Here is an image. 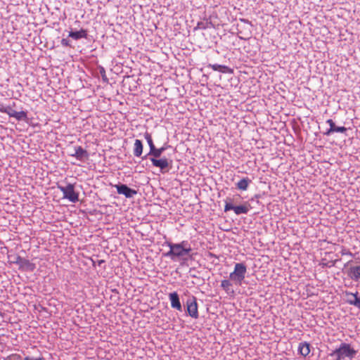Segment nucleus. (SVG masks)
<instances>
[{
  "mask_svg": "<svg viewBox=\"0 0 360 360\" xmlns=\"http://www.w3.org/2000/svg\"><path fill=\"white\" fill-rule=\"evenodd\" d=\"M65 185H60L59 181H56L58 188L63 192V198L69 200L72 202H76L79 201V194L80 186H77L76 182L74 184L67 183L64 181Z\"/></svg>",
  "mask_w": 360,
  "mask_h": 360,
  "instance_id": "obj_1",
  "label": "nucleus"
},
{
  "mask_svg": "<svg viewBox=\"0 0 360 360\" xmlns=\"http://www.w3.org/2000/svg\"><path fill=\"white\" fill-rule=\"evenodd\" d=\"M357 352L354 350L349 344L342 342L338 348L333 350L328 354L330 356H335V360H341L345 357L353 358Z\"/></svg>",
  "mask_w": 360,
  "mask_h": 360,
  "instance_id": "obj_2",
  "label": "nucleus"
},
{
  "mask_svg": "<svg viewBox=\"0 0 360 360\" xmlns=\"http://www.w3.org/2000/svg\"><path fill=\"white\" fill-rule=\"evenodd\" d=\"M251 208L252 207L248 202H244L240 205H234L231 198L228 197L225 200V212L233 210L237 215L246 214L248 213Z\"/></svg>",
  "mask_w": 360,
  "mask_h": 360,
  "instance_id": "obj_3",
  "label": "nucleus"
},
{
  "mask_svg": "<svg viewBox=\"0 0 360 360\" xmlns=\"http://www.w3.org/2000/svg\"><path fill=\"white\" fill-rule=\"evenodd\" d=\"M167 245L169 247V251L167 252L165 254V255L167 257H170L172 260H187V258H184L185 256H189V257L191 258V255L189 254V250L183 249L180 245H177L176 243H173L171 242L167 243Z\"/></svg>",
  "mask_w": 360,
  "mask_h": 360,
  "instance_id": "obj_4",
  "label": "nucleus"
},
{
  "mask_svg": "<svg viewBox=\"0 0 360 360\" xmlns=\"http://www.w3.org/2000/svg\"><path fill=\"white\" fill-rule=\"evenodd\" d=\"M247 272V266L243 263H236L234 270L229 275V278L236 285H241Z\"/></svg>",
  "mask_w": 360,
  "mask_h": 360,
  "instance_id": "obj_5",
  "label": "nucleus"
},
{
  "mask_svg": "<svg viewBox=\"0 0 360 360\" xmlns=\"http://www.w3.org/2000/svg\"><path fill=\"white\" fill-rule=\"evenodd\" d=\"M15 103H13L12 105L4 106L0 105V112L6 113L11 117H14L17 120H25L27 118V112L25 111H15L13 108L15 106Z\"/></svg>",
  "mask_w": 360,
  "mask_h": 360,
  "instance_id": "obj_6",
  "label": "nucleus"
},
{
  "mask_svg": "<svg viewBox=\"0 0 360 360\" xmlns=\"http://www.w3.org/2000/svg\"><path fill=\"white\" fill-rule=\"evenodd\" d=\"M185 307L186 312L191 318L196 319L199 317L197 298L194 295H191L188 297L186 300Z\"/></svg>",
  "mask_w": 360,
  "mask_h": 360,
  "instance_id": "obj_7",
  "label": "nucleus"
},
{
  "mask_svg": "<svg viewBox=\"0 0 360 360\" xmlns=\"http://www.w3.org/2000/svg\"><path fill=\"white\" fill-rule=\"evenodd\" d=\"M110 185L117 188V193L119 195H122L127 198H133L138 193L137 190L131 188L124 184L119 183L116 185H113L112 183H110Z\"/></svg>",
  "mask_w": 360,
  "mask_h": 360,
  "instance_id": "obj_8",
  "label": "nucleus"
},
{
  "mask_svg": "<svg viewBox=\"0 0 360 360\" xmlns=\"http://www.w3.org/2000/svg\"><path fill=\"white\" fill-rule=\"evenodd\" d=\"M258 193L255 195V198H260L262 195H272L271 193V181H259V184L257 186Z\"/></svg>",
  "mask_w": 360,
  "mask_h": 360,
  "instance_id": "obj_9",
  "label": "nucleus"
},
{
  "mask_svg": "<svg viewBox=\"0 0 360 360\" xmlns=\"http://www.w3.org/2000/svg\"><path fill=\"white\" fill-rule=\"evenodd\" d=\"M169 299L171 307L177 311H182V305L180 302L179 295L177 292L174 291L169 294Z\"/></svg>",
  "mask_w": 360,
  "mask_h": 360,
  "instance_id": "obj_10",
  "label": "nucleus"
},
{
  "mask_svg": "<svg viewBox=\"0 0 360 360\" xmlns=\"http://www.w3.org/2000/svg\"><path fill=\"white\" fill-rule=\"evenodd\" d=\"M18 269L22 271H30L32 272L36 269V264L31 262L30 260L22 257L20 264H18Z\"/></svg>",
  "mask_w": 360,
  "mask_h": 360,
  "instance_id": "obj_11",
  "label": "nucleus"
},
{
  "mask_svg": "<svg viewBox=\"0 0 360 360\" xmlns=\"http://www.w3.org/2000/svg\"><path fill=\"white\" fill-rule=\"evenodd\" d=\"M272 195L283 193L287 188L283 181H271Z\"/></svg>",
  "mask_w": 360,
  "mask_h": 360,
  "instance_id": "obj_12",
  "label": "nucleus"
},
{
  "mask_svg": "<svg viewBox=\"0 0 360 360\" xmlns=\"http://www.w3.org/2000/svg\"><path fill=\"white\" fill-rule=\"evenodd\" d=\"M347 276L353 281H360V265L351 266L347 270Z\"/></svg>",
  "mask_w": 360,
  "mask_h": 360,
  "instance_id": "obj_13",
  "label": "nucleus"
},
{
  "mask_svg": "<svg viewBox=\"0 0 360 360\" xmlns=\"http://www.w3.org/2000/svg\"><path fill=\"white\" fill-rule=\"evenodd\" d=\"M70 155L77 158V159L82 160L84 158L88 157L86 150L83 149L81 146L75 147L74 151L70 153Z\"/></svg>",
  "mask_w": 360,
  "mask_h": 360,
  "instance_id": "obj_14",
  "label": "nucleus"
},
{
  "mask_svg": "<svg viewBox=\"0 0 360 360\" xmlns=\"http://www.w3.org/2000/svg\"><path fill=\"white\" fill-rule=\"evenodd\" d=\"M150 160L154 166L160 168L162 170L168 167L169 162L167 158H151Z\"/></svg>",
  "mask_w": 360,
  "mask_h": 360,
  "instance_id": "obj_15",
  "label": "nucleus"
},
{
  "mask_svg": "<svg viewBox=\"0 0 360 360\" xmlns=\"http://www.w3.org/2000/svg\"><path fill=\"white\" fill-rule=\"evenodd\" d=\"M209 68H211L214 71H219L222 73H233V70L228 66L218 65V64H209Z\"/></svg>",
  "mask_w": 360,
  "mask_h": 360,
  "instance_id": "obj_16",
  "label": "nucleus"
},
{
  "mask_svg": "<svg viewBox=\"0 0 360 360\" xmlns=\"http://www.w3.org/2000/svg\"><path fill=\"white\" fill-rule=\"evenodd\" d=\"M298 352L302 356H307L310 352V344L307 342L300 343Z\"/></svg>",
  "mask_w": 360,
  "mask_h": 360,
  "instance_id": "obj_17",
  "label": "nucleus"
},
{
  "mask_svg": "<svg viewBox=\"0 0 360 360\" xmlns=\"http://www.w3.org/2000/svg\"><path fill=\"white\" fill-rule=\"evenodd\" d=\"M87 36L86 31L85 30L81 29L79 31L77 32H70L69 37L77 40L81 38H86Z\"/></svg>",
  "mask_w": 360,
  "mask_h": 360,
  "instance_id": "obj_18",
  "label": "nucleus"
},
{
  "mask_svg": "<svg viewBox=\"0 0 360 360\" xmlns=\"http://www.w3.org/2000/svg\"><path fill=\"white\" fill-rule=\"evenodd\" d=\"M143 152V144L141 141L139 139H136L134 142V155L136 157H139L141 155Z\"/></svg>",
  "mask_w": 360,
  "mask_h": 360,
  "instance_id": "obj_19",
  "label": "nucleus"
},
{
  "mask_svg": "<svg viewBox=\"0 0 360 360\" xmlns=\"http://www.w3.org/2000/svg\"><path fill=\"white\" fill-rule=\"evenodd\" d=\"M7 258L8 262L9 264H15L18 265V264H20V262L21 261L22 257L16 254L8 253Z\"/></svg>",
  "mask_w": 360,
  "mask_h": 360,
  "instance_id": "obj_20",
  "label": "nucleus"
},
{
  "mask_svg": "<svg viewBox=\"0 0 360 360\" xmlns=\"http://www.w3.org/2000/svg\"><path fill=\"white\" fill-rule=\"evenodd\" d=\"M194 271H196V269L195 267L190 268L189 269V275L191 277L196 278L197 279V284L198 285H202L205 283V278L200 277L198 274H194Z\"/></svg>",
  "mask_w": 360,
  "mask_h": 360,
  "instance_id": "obj_21",
  "label": "nucleus"
},
{
  "mask_svg": "<svg viewBox=\"0 0 360 360\" xmlns=\"http://www.w3.org/2000/svg\"><path fill=\"white\" fill-rule=\"evenodd\" d=\"M232 285L231 283L229 280H223L221 283V287L228 294L233 293V290L231 289V286Z\"/></svg>",
  "mask_w": 360,
  "mask_h": 360,
  "instance_id": "obj_22",
  "label": "nucleus"
},
{
  "mask_svg": "<svg viewBox=\"0 0 360 360\" xmlns=\"http://www.w3.org/2000/svg\"><path fill=\"white\" fill-rule=\"evenodd\" d=\"M347 131V128L345 127H336L335 125L333 128H330L325 134L328 136L333 132L345 133Z\"/></svg>",
  "mask_w": 360,
  "mask_h": 360,
  "instance_id": "obj_23",
  "label": "nucleus"
},
{
  "mask_svg": "<svg viewBox=\"0 0 360 360\" xmlns=\"http://www.w3.org/2000/svg\"><path fill=\"white\" fill-rule=\"evenodd\" d=\"M144 137L146 139V141L148 142V144L149 145L150 151L153 150L154 149V148H155V145L153 143L151 135L148 132H146L144 134Z\"/></svg>",
  "mask_w": 360,
  "mask_h": 360,
  "instance_id": "obj_24",
  "label": "nucleus"
},
{
  "mask_svg": "<svg viewBox=\"0 0 360 360\" xmlns=\"http://www.w3.org/2000/svg\"><path fill=\"white\" fill-rule=\"evenodd\" d=\"M163 151H164L163 148H155V147L153 150L150 151V155H153L155 157V158H160Z\"/></svg>",
  "mask_w": 360,
  "mask_h": 360,
  "instance_id": "obj_25",
  "label": "nucleus"
},
{
  "mask_svg": "<svg viewBox=\"0 0 360 360\" xmlns=\"http://www.w3.org/2000/svg\"><path fill=\"white\" fill-rule=\"evenodd\" d=\"M249 182L250 181H238L236 184V188L245 191L248 187Z\"/></svg>",
  "mask_w": 360,
  "mask_h": 360,
  "instance_id": "obj_26",
  "label": "nucleus"
},
{
  "mask_svg": "<svg viewBox=\"0 0 360 360\" xmlns=\"http://www.w3.org/2000/svg\"><path fill=\"white\" fill-rule=\"evenodd\" d=\"M347 302L360 309V297H356L355 299L353 300H347Z\"/></svg>",
  "mask_w": 360,
  "mask_h": 360,
  "instance_id": "obj_27",
  "label": "nucleus"
},
{
  "mask_svg": "<svg viewBox=\"0 0 360 360\" xmlns=\"http://www.w3.org/2000/svg\"><path fill=\"white\" fill-rule=\"evenodd\" d=\"M177 245H180L181 248L183 249H188L189 250V254L192 251V248H191L190 244L186 240H183L179 243H176Z\"/></svg>",
  "mask_w": 360,
  "mask_h": 360,
  "instance_id": "obj_28",
  "label": "nucleus"
},
{
  "mask_svg": "<svg viewBox=\"0 0 360 360\" xmlns=\"http://www.w3.org/2000/svg\"><path fill=\"white\" fill-rule=\"evenodd\" d=\"M11 355L12 360H22V356L18 354H12Z\"/></svg>",
  "mask_w": 360,
  "mask_h": 360,
  "instance_id": "obj_29",
  "label": "nucleus"
},
{
  "mask_svg": "<svg viewBox=\"0 0 360 360\" xmlns=\"http://www.w3.org/2000/svg\"><path fill=\"white\" fill-rule=\"evenodd\" d=\"M345 294H346V295L352 296L353 297V299H355L356 297H359L358 296L359 292L357 291L355 293L346 291Z\"/></svg>",
  "mask_w": 360,
  "mask_h": 360,
  "instance_id": "obj_30",
  "label": "nucleus"
},
{
  "mask_svg": "<svg viewBox=\"0 0 360 360\" xmlns=\"http://www.w3.org/2000/svg\"><path fill=\"white\" fill-rule=\"evenodd\" d=\"M105 262V261L104 259H99L96 262L93 261V265L95 266V264L96 263L98 266H101Z\"/></svg>",
  "mask_w": 360,
  "mask_h": 360,
  "instance_id": "obj_31",
  "label": "nucleus"
},
{
  "mask_svg": "<svg viewBox=\"0 0 360 360\" xmlns=\"http://www.w3.org/2000/svg\"><path fill=\"white\" fill-rule=\"evenodd\" d=\"M24 360H44V358L39 357V358L34 359L32 357L27 356L25 357Z\"/></svg>",
  "mask_w": 360,
  "mask_h": 360,
  "instance_id": "obj_32",
  "label": "nucleus"
},
{
  "mask_svg": "<svg viewBox=\"0 0 360 360\" xmlns=\"http://www.w3.org/2000/svg\"><path fill=\"white\" fill-rule=\"evenodd\" d=\"M61 44L64 46H68L70 44H69V41L66 39H63L61 40Z\"/></svg>",
  "mask_w": 360,
  "mask_h": 360,
  "instance_id": "obj_33",
  "label": "nucleus"
},
{
  "mask_svg": "<svg viewBox=\"0 0 360 360\" xmlns=\"http://www.w3.org/2000/svg\"><path fill=\"white\" fill-rule=\"evenodd\" d=\"M326 122L329 124L330 128H333L335 126V123L331 119L328 120Z\"/></svg>",
  "mask_w": 360,
  "mask_h": 360,
  "instance_id": "obj_34",
  "label": "nucleus"
},
{
  "mask_svg": "<svg viewBox=\"0 0 360 360\" xmlns=\"http://www.w3.org/2000/svg\"><path fill=\"white\" fill-rule=\"evenodd\" d=\"M304 184H308L309 186H312V185H310L309 181H304ZM301 186L307 188V186L304 184H301Z\"/></svg>",
  "mask_w": 360,
  "mask_h": 360,
  "instance_id": "obj_35",
  "label": "nucleus"
},
{
  "mask_svg": "<svg viewBox=\"0 0 360 360\" xmlns=\"http://www.w3.org/2000/svg\"><path fill=\"white\" fill-rule=\"evenodd\" d=\"M209 257H216L215 255H214L213 253H211V252H209Z\"/></svg>",
  "mask_w": 360,
  "mask_h": 360,
  "instance_id": "obj_36",
  "label": "nucleus"
},
{
  "mask_svg": "<svg viewBox=\"0 0 360 360\" xmlns=\"http://www.w3.org/2000/svg\"><path fill=\"white\" fill-rule=\"evenodd\" d=\"M4 360H12L11 359V355L8 356L6 358H4Z\"/></svg>",
  "mask_w": 360,
  "mask_h": 360,
  "instance_id": "obj_37",
  "label": "nucleus"
},
{
  "mask_svg": "<svg viewBox=\"0 0 360 360\" xmlns=\"http://www.w3.org/2000/svg\"><path fill=\"white\" fill-rule=\"evenodd\" d=\"M112 292H115V293H117V294H118V293H119V292H118V290H117V289H113V290H112Z\"/></svg>",
  "mask_w": 360,
  "mask_h": 360,
  "instance_id": "obj_38",
  "label": "nucleus"
},
{
  "mask_svg": "<svg viewBox=\"0 0 360 360\" xmlns=\"http://www.w3.org/2000/svg\"><path fill=\"white\" fill-rule=\"evenodd\" d=\"M200 272L199 271H197V270H196V271H194V274H198V275H199V274H200Z\"/></svg>",
  "mask_w": 360,
  "mask_h": 360,
  "instance_id": "obj_39",
  "label": "nucleus"
},
{
  "mask_svg": "<svg viewBox=\"0 0 360 360\" xmlns=\"http://www.w3.org/2000/svg\"><path fill=\"white\" fill-rule=\"evenodd\" d=\"M328 182H330V184L332 183V181H326V184H328Z\"/></svg>",
  "mask_w": 360,
  "mask_h": 360,
  "instance_id": "obj_40",
  "label": "nucleus"
}]
</instances>
